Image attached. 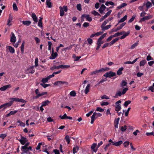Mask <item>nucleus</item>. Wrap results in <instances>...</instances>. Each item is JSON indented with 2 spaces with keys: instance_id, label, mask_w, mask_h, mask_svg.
<instances>
[{
  "instance_id": "nucleus-60",
  "label": "nucleus",
  "mask_w": 154,
  "mask_h": 154,
  "mask_svg": "<svg viewBox=\"0 0 154 154\" xmlns=\"http://www.w3.org/2000/svg\"><path fill=\"white\" fill-rule=\"evenodd\" d=\"M96 110L101 112L104 111V109L100 107H97V108Z\"/></svg>"
},
{
  "instance_id": "nucleus-23",
  "label": "nucleus",
  "mask_w": 154,
  "mask_h": 154,
  "mask_svg": "<svg viewBox=\"0 0 154 154\" xmlns=\"http://www.w3.org/2000/svg\"><path fill=\"white\" fill-rule=\"evenodd\" d=\"M79 147L77 146H74L73 149L72 151L73 153L74 154L77 152L79 150Z\"/></svg>"
},
{
  "instance_id": "nucleus-24",
  "label": "nucleus",
  "mask_w": 154,
  "mask_h": 154,
  "mask_svg": "<svg viewBox=\"0 0 154 154\" xmlns=\"http://www.w3.org/2000/svg\"><path fill=\"white\" fill-rule=\"evenodd\" d=\"M138 58H137L132 62L128 61L125 62L124 63L128 64H133L137 61Z\"/></svg>"
},
{
  "instance_id": "nucleus-1",
  "label": "nucleus",
  "mask_w": 154,
  "mask_h": 154,
  "mask_svg": "<svg viewBox=\"0 0 154 154\" xmlns=\"http://www.w3.org/2000/svg\"><path fill=\"white\" fill-rule=\"evenodd\" d=\"M102 115V114L100 113H97L96 112H94L93 115L91 117V123L92 124L96 119L98 117L101 116Z\"/></svg>"
},
{
  "instance_id": "nucleus-40",
  "label": "nucleus",
  "mask_w": 154,
  "mask_h": 154,
  "mask_svg": "<svg viewBox=\"0 0 154 154\" xmlns=\"http://www.w3.org/2000/svg\"><path fill=\"white\" fill-rule=\"evenodd\" d=\"M67 116L66 113H65L63 116L60 115L59 117L62 119H67Z\"/></svg>"
},
{
  "instance_id": "nucleus-32",
  "label": "nucleus",
  "mask_w": 154,
  "mask_h": 154,
  "mask_svg": "<svg viewBox=\"0 0 154 154\" xmlns=\"http://www.w3.org/2000/svg\"><path fill=\"white\" fill-rule=\"evenodd\" d=\"M31 22L29 21H23L22 23L23 24L28 26L30 24Z\"/></svg>"
},
{
  "instance_id": "nucleus-56",
  "label": "nucleus",
  "mask_w": 154,
  "mask_h": 154,
  "mask_svg": "<svg viewBox=\"0 0 154 154\" xmlns=\"http://www.w3.org/2000/svg\"><path fill=\"white\" fill-rule=\"evenodd\" d=\"M108 22V20H105L103 23L102 25H101V27L102 28L104 26L107 24V23Z\"/></svg>"
},
{
  "instance_id": "nucleus-21",
  "label": "nucleus",
  "mask_w": 154,
  "mask_h": 154,
  "mask_svg": "<svg viewBox=\"0 0 154 154\" xmlns=\"http://www.w3.org/2000/svg\"><path fill=\"white\" fill-rule=\"evenodd\" d=\"M122 94V92L120 91H118L116 92L115 95L114 97V98H117L119 97H120Z\"/></svg>"
},
{
  "instance_id": "nucleus-34",
  "label": "nucleus",
  "mask_w": 154,
  "mask_h": 154,
  "mask_svg": "<svg viewBox=\"0 0 154 154\" xmlns=\"http://www.w3.org/2000/svg\"><path fill=\"white\" fill-rule=\"evenodd\" d=\"M49 79H50L48 78V76H47L46 78H43L42 80V82L43 83H45L47 82Z\"/></svg>"
},
{
  "instance_id": "nucleus-22",
  "label": "nucleus",
  "mask_w": 154,
  "mask_h": 154,
  "mask_svg": "<svg viewBox=\"0 0 154 154\" xmlns=\"http://www.w3.org/2000/svg\"><path fill=\"white\" fill-rule=\"evenodd\" d=\"M120 119L119 118H118L116 119L114 122L115 123V126L116 128H118V124L119 121Z\"/></svg>"
},
{
  "instance_id": "nucleus-36",
  "label": "nucleus",
  "mask_w": 154,
  "mask_h": 154,
  "mask_svg": "<svg viewBox=\"0 0 154 154\" xmlns=\"http://www.w3.org/2000/svg\"><path fill=\"white\" fill-rule=\"evenodd\" d=\"M60 9V15L61 16H63L64 15V12L63 9H62L61 7H59Z\"/></svg>"
},
{
  "instance_id": "nucleus-28",
  "label": "nucleus",
  "mask_w": 154,
  "mask_h": 154,
  "mask_svg": "<svg viewBox=\"0 0 154 154\" xmlns=\"http://www.w3.org/2000/svg\"><path fill=\"white\" fill-rule=\"evenodd\" d=\"M51 0H46V4L49 8H51L52 7L51 3Z\"/></svg>"
},
{
  "instance_id": "nucleus-52",
  "label": "nucleus",
  "mask_w": 154,
  "mask_h": 154,
  "mask_svg": "<svg viewBox=\"0 0 154 154\" xmlns=\"http://www.w3.org/2000/svg\"><path fill=\"white\" fill-rule=\"evenodd\" d=\"M109 4L113 5H114V3L112 2H107L105 3V5L106 6H108Z\"/></svg>"
},
{
  "instance_id": "nucleus-45",
  "label": "nucleus",
  "mask_w": 154,
  "mask_h": 154,
  "mask_svg": "<svg viewBox=\"0 0 154 154\" xmlns=\"http://www.w3.org/2000/svg\"><path fill=\"white\" fill-rule=\"evenodd\" d=\"M146 61L145 60L141 61L140 63V66H144L146 63Z\"/></svg>"
},
{
  "instance_id": "nucleus-9",
  "label": "nucleus",
  "mask_w": 154,
  "mask_h": 154,
  "mask_svg": "<svg viewBox=\"0 0 154 154\" xmlns=\"http://www.w3.org/2000/svg\"><path fill=\"white\" fill-rule=\"evenodd\" d=\"M13 20V16L10 14L9 16V17L8 20V23H7V25L9 26H10L12 25V22Z\"/></svg>"
},
{
  "instance_id": "nucleus-62",
  "label": "nucleus",
  "mask_w": 154,
  "mask_h": 154,
  "mask_svg": "<svg viewBox=\"0 0 154 154\" xmlns=\"http://www.w3.org/2000/svg\"><path fill=\"white\" fill-rule=\"evenodd\" d=\"M94 110V109H93L92 110H91L88 113H87L86 114V116L87 117L89 116L93 113V112Z\"/></svg>"
},
{
  "instance_id": "nucleus-42",
  "label": "nucleus",
  "mask_w": 154,
  "mask_h": 154,
  "mask_svg": "<svg viewBox=\"0 0 154 154\" xmlns=\"http://www.w3.org/2000/svg\"><path fill=\"white\" fill-rule=\"evenodd\" d=\"M76 92L75 91H71L69 93V94L71 96L74 97L76 96Z\"/></svg>"
},
{
  "instance_id": "nucleus-10",
  "label": "nucleus",
  "mask_w": 154,
  "mask_h": 154,
  "mask_svg": "<svg viewBox=\"0 0 154 154\" xmlns=\"http://www.w3.org/2000/svg\"><path fill=\"white\" fill-rule=\"evenodd\" d=\"M19 141L22 145L25 144L28 141L27 139L23 137H21V139L19 140Z\"/></svg>"
},
{
  "instance_id": "nucleus-18",
  "label": "nucleus",
  "mask_w": 154,
  "mask_h": 154,
  "mask_svg": "<svg viewBox=\"0 0 154 154\" xmlns=\"http://www.w3.org/2000/svg\"><path fill=\"white\" fill-rule=\"evenodd\" d=\"M21 150L23 153H27L28 151V147H26L25 146H22L21 148Z\"/></svg>"
},
{
  "instance_id": "nucleus-39",
  "label": "nucleus",
  "mask_w": 154,
  "mask_h": 154,
  "mask_svg": "<svg viewBox=\"0 0 154 154\" xmlns=\"http://www.w3.org/2000/svg\"><path fill=\"white\" fill-rule=\"evenodd\" d=\"M25 44V42L23 41L21 45V51L22 53H23L24 52V47Z\"/></svg>"
},
{
  "instance_id": "nucleus-51",
  "label": "nucleus",
  "mask_w": 154,
  "mask_h": 154,
  "mask_svg": "<svg viewBox=\"0 0 154 154\" xmlns=\"http://www.w3.org/2000/svg\"><path fill=\"white\" fill-rule=\"evenodd\" d=\"M13 10L17 11L18 10L16 4L14 3L13 5Z\"/></svg>"
},
{
  "instance_id": "nucleus-44",
  "label": "nucleus",
  "mask_w": 154,
  "mask_h": 154,
  "mask_svg": "<svg viewBox=\"0 0 154 154\" xmlns=\"http://www.w3.org/2000/svg\"><path fill=\"white\" fill-rule=\"evenodd\" d=\"M152 5L151 3L149 2H147L146 4V7L147 9L149 8Z\"/></svg>"
},
{
  "instance_id": "nucleus-2",
  "label": "nucleus",
  "mask_w": 154,
  "mask_h": 154,
  "mask_svg": "<svg viewBox=\"0 0 154 154\" xmlns=\"http://www.w3.org/2000/svg\"><path fill=\"white\" fill-rule=\"evenodd\" d=\"M54 84L55 85L61 86L64 85H68V83L66 81H57L55 82L54 83Z\"/></svg>"
},
{
  "instance_id": "nucleus-47",
  "label": "nucleus",
  "mask_w": 154,
  "mask_h": 154,
  "mask_svg": "<svg viewBox=\"0 0 154 154\" xmlns=\"http://www.w3.org/2000/svg\"><path fill=\"white\" fill-rule=\"evenodd\" d=\"M72 45H71L69 46L68 47H66V48H63V50L65 51H66L67 50H69L71 49L72 48Z\"/></svg>"
},
{
  "instance_id": "nucleus-20",
  "label": "nucleus",
  "mask_w": 154,
  "mask_h": 154,
  "mask_svg": "<svg viewBox=\"0 0 154 154\" xmlns=\"http://www.w3.org/2000/svg\"><path fill=\"white\" fill-rule=\"evenodd\" d=\"M130 32L129 31H128L126 32H125V33H124V35L120 37V39H122L125 38L126 36L129 35Z\"/></svg>"
},
{
  "instance_id": "nucleus-31",
  "label": "nucleus",
  "mask_w": 154,
  "mask_h": 154,
  "mask_svg": "<svg viewBox=\"0 0 154 154\" xmlns=\"http://www.w3.org/2000/svg\"><path fill=\"white\" fill-rule=\"evenodd\" d=\"M122 143V141H119L118 142L113 143L112 144V145L116 146H120Z\"/></svg>"
},
{
  "instance_id": "nucleus-25",
  "label": "nucleus",
  "mask_w": 154,
  "mask_h": 154,
  "mask_svg": "<svg viewBox=\"0 0 154 154\" xmlns=\"http://www.w3.org/2000/svg\"><path fill=\"white\" fill-rule=\"evenodd\" d=\"M119 39V38H117L112 40L109 43V45L110 46L114 44Z\"/></svg>"
},
{
  "instance_id": "nucleus-61",
  "label": "nucleus",
  "mask_w": 154,
  "mask_h": 154,
  "mask_svg": "<svg viewBox=\"0 0 154 154\" xmlns=\"http://www.w3.org/2000/svg\"><path fill=\"white\" fill-rule=\"evenodd\" d=\"M38 58H35V66H34L35 67H37L38 66Z\"/></svg>"
},
{
  "instance_id": "nucleus-59",
  "label": "nucleus",
  "mask_w": 154,
  "mask_h": 154,
  "mask_svg": "<svg viewBox=\"0 0 154 154\" xmlns=\"http://www.w3.org/2000/svg\"><path fill=\"white\" fill-rule=\"evenodd\" d=\"M103 43V42L101 40L98 38L97 44V45H101Z\"/></svg>"
},
{
  "instance_id": "nucleus-55",
  "label": "nucleus",
  "mask_w": 154,
  "mask_h": 154,
  "mask_svg": "<svg viewBox=\"0 0 154 154\" xmlns=\"http://www.w3.org/2000/svg\"><path fill=\"white\" fill-rule=\"evenodd\" d=\"M76 7L77 9L79 11L82 10L81 5L80 4H78L77 5Z\"/></svg>"
},
{
  "instance_id": "nucleus-26",
  "label": "nucleus",
  "mask_w": 154,
  "mask_h": 154,
  "mask_svg": "<svg viewBox=\"0 0 154 154\" xmlns=\"http://www.w3.org/2000/svg\"><path fill=\"white\" fill-rule=\"evenodd\" d=\"M50 101L48 100H47L44 101H43L42 103V106H45L48 105L50 103Z\"/></svg>"
},
{
  "instance_id": "nucleus-16",
  "label": "nucleus",
  "mask_w": 154,
  "mask_h": 154,
  "mask_svg": "<svg viewBox=\"0 0 154 154\" xmlns=\"http://www.w3.org/2000/svg\"><path fill=\"white\" fill-rule=\"evenodd\" d=\"M6 48L8 49L10 53H14L15 52V50L11 46H7Z\"/></svg>"
},
{
  "instance_id": "nucleus-57",
  "label": "nucleus",
  "mask_w": 154,
  "mask_h": 154,
  "mask_svg": "<svg viewBox=\"0 0 154 154\" xmlns=\"http://www.w3.org/2000/svg\"><path fill=\"white\" fill-rule=\"evenodd\" d=\"M112 35H110L109 38H108L106 40V42H107L111 41L112 38H113Z\"/></svg>"
},
{
  "instance_id": "nucleus-38",
  "label": "nucleus",
  "mask_w": 154,
  "mask_h": 154,
  "mask_svg": "<svg viewBox=\"0 0 154 154\" xmlns=\"http://www.w3.org/2000/svg\"><path fill=\"white\" fill-rule=\"evenodd\" d=\"M65 139L66 140V141L67 142V143L68 144H69L70 142V140L69 139V137L68 135H66L65 138Z\"/></svg>"
},
{
  "instance_id": "nucleus-50",
  "label": "nucleus",
  "mask_w": 154,
  "mask_h": 154,
  "mask_svg": "<svg viewBox=\"0 0 154 154\" xmlns=\"http://www.w3.org/2000/svg\"><path fill=\"white\" fill-rule=\"evenodd\" d=\"M107 80V79L106 78H105V79H102L97 84V85H98L100 83H102L103 82L106 81Z\"/></svg>"
},
{
  "instance_id": "nucleus-58",
  "label": "nucleus",
  "mask_w": 154,
  "mask_h": 154,
  "mask_svg": "<svg viewBox=\"0 0 154 154\" xmlns=\"http://www.w3.org/2000/svg\"><path fill=\"white\" fill-rule=\"evenodd\" d=\"M70 67V65H61V68L62 69H65L66 68H68Z\"/></svg>"
},
{
  "instance_id": "nucleus-7",
  "label": "nucleus",
  "mask_w": 154,
  "mask_h": 154,
  "mask_svg": "<svg viewBox=\"0 0 154 154\" xmlns=\"http://www.w3.org/2000/svg\"><path fill=\"white\" fill-rule=\"evenodd\" d=\"M153 17V16L151 15H149L148 16H145L141 18L139 20V22H142L145 21L146 20H148L151 19Z\"/></svg>"
},
{
  "instance_id": "nucleus-35",
  "label": "nucleus",
  "mask_w": 154,
  "mask_h": 154,
  "mask_svg": "<svg viewBox=\"0 0 154 154\" xmlns=\"http://www.w3.org/2000/svg\"><path fill=\"white\" fill-rule=\"evenodd\" d=\"M72 57L74 59V61H77L79 60L81 57L76 56L75 55L73 54L72 55Z\"/></svg>"
},
{
  "instance_id": "nucleus-15",
  "label": "nucleus",
  "mask_w": 154,
  "mask_h": 154,
  "mask_svg": "<svg viewBox=\"0 0 154 154\" xmlns=\"http://www.w3.org/2000/svg\"><path fill=\"white\" fill-rule=\"evenodd\" d=\"M102 71H103L102 70H101L100 69L96 70L94 71L91 72L90 73V75H94L98 73L102 72Z\"/></svg>"
},
{
  "instance_id": "nucleus-37",
  "label": "nucleus",
  "mask_w": 154,
  "mask_h": 154,
  "mask_svg": "<svg viewBox=\"0 0 154 154\" xmlns=\"http://www.w3.org/2000/svg\"><path fill=\"white\" fill-rule=\"evenodd\" d=\"M127 84V83L125 81L123 80L121 82V86L122 87H123L126 85Z\"/></svg>"
},
{
  "instance_id": "nucleus-30",
  "label": "nucleus",
  "mask_w": 154,
  "mask_h": 154,
  "mask_svg": "<svg viewBox=\"0 0 154 154\" xmlns=\"http://www.w3.org/2000/svg\"><path fill=\"white\" fill-rule=\"evenodd\" d=\"M127 16L125 15L123 18H121L118 22L119 23L124 22L127 19Z\"/></svg>"
},
{
  "instance_id": "nucleus-48",
  "label": "nucleus",
  "mask_w": 154,
  "mask_h": 154,
  "mask_svg": "<svg viewBox=\"0 0 154 154\" xmlns=\"http://www.w3.org/2000/svg\"><path fill=\"white\" fill-rule=\"evenodd\" d=\"M136 17V16L135 15H134L132 17L128 20V23H130L132 22L133 21H134V19H135V18Z\"/></svg>"
},
{
  "instance_id": "nucleus-53",
  "label": "nucleus",
  "mask_w": 154,
  "mask_h": 154,
  "mask_svg": "<svg viewBox=\"0 0 154 154\" xmlns=\"http://www.w3.org/2000/svg\"><path fill=\"white\" fill-rule=\"evenodd\" d=\"M91 13L95 16L100 15V14H99L97 12L94 10L92 11L91 12Z\"/></svg>"
},
{
  "instance_id": "nucleus-17",
  "label": "nucleus",
  "mask_w": 154,
  "mask_h": 154,
  "mask_svg": "<svg viewBox=\"0 0 154 154\" xmlns=\"http://www.w3.org/2000/svg\"><path fill=\"white\" fill-rule=\"evenodd\" d=\"M97 146V143H93L91 145V148L92 150L95 152H96L97 150V148L96 149H95V148Z\"/></svg>"
},
{
  "instance_id": "nucleus-43",
  "label": "nucleus",
  "mask_w": 154,
  "mask_h": 154,
  "mask_svg": "<svg viewBox=\"0 0 154 154\" xmlns=\"http://www.w3.org/2000/svg\"><path fill=\"white\" fill-rule=\"evenodd\" d=\"M131 101L129 100L125 101L124 104V106L126 107H127L128 105L131 103Z\"/></svg>"
},
{
  "instance_id": "nucleus-14",
  "label": "nucleus",
  "mask_w": 154,
  "mask_h": 154,
  "mask_svg": "<svg viewBox=\"0 0 154 154\" xmlns=\"http://www.w3.org/2000/svg\"><path fill=\"white\" fill-rule=\"evenodd\" d=\"M11 106V103H8L3 104L1 105L2 108H4L3 110L7 107H9Z\"/></svg>"
},
{
  "instance_id": "nucleus-3",
  "label": "nucleus",
  "mask_w": 154,
  "mask_h": 154,
  "mask_svg": "<svg viewBox=\"0 0 154 154\" xmlns=\"http://www.w3.org/2000/svg\"><path fill=\"white\" fill-rule=\"evenodd\" d=\"M116 75V73L113 72L112 71H110L109 72H108L105 74L103 76L106 78L109 77L111 78L112 77L115 76Z\"/></svg>"
},
{
  "instance_id": "nucleus-4",
  "label": "nucleus",
  "mask_w": 154,
  "mask_h": 154,
  "mask_svg": "<svg viewBox=\"0 0 154 154\" xmlns=\"http://www.w3.org/2000/svg\"><path fill=\"white\" fill-rule=\"evenodd\" d=\"M84 18H85L89 22L91 21L92 20L91 18L90 17V15L88 14H83L81 16L82 21H83L84 20Z\"/></svg>"
},
{
  "instance_id": "nucleus-49",
  "label": "nucleus",
  "mask_w": 154,
  "mask_h": 154,
  "mask_svg": "<svg viewBox=\"0 0 154 154\" xmlns=\"http://www.w3.org/2000/svg\"><path fill=\"white\" fill-rule=\"evenodd\" d=\"M18 102H20L21 103H26L27 102V101L23 99L18 98Z\"/></svg>"
},
{
  "instance_id": "nucleus-6",
  "label": "nucleus",
  "mask_w": 154,
  "mask_h": 154,
  "mask_svg": "<svg viewBox=\"0 0 154 154\" xmlns=\"http://www.w3.org/2000/svg\"><path fill=\"white\" fill-rule=\"evenodd\" d=\"M34 67V66H32L27 69L26 70V73H33L35 72V70L33 69Z\"/></svg>"
},
{
  "instance_id": "nucleus-64",
  "label": "nucleus",
  "mask_w": 154,
  "mask_h": 154,
  "mask_svg": "<svg viewBox=\"0 0 154 154\" xmlns=\"http://www.w3.org/2000/svg\"><path fill=\"white\" fill-rule=\"evenodd\" d=\"M127 129V126L126 125H124V126H122L121 127V130L122 131H125Z\"/></svg>"
},
{
  "instance_id": "nucleus-33",
  "label": "nucleus",
  "mask_w": 154,
  "mask_h": 154,
  "mask_svg": "<svg viewBox=\"0 0 154 154\" xmlns=\"http://www.w3.org/2000/svg\"><path fill=\"white\" fill-rule=\"evenodd\" d=\"M90 87V85L88 84L85 89V93L86 94H87L89 91Z\"/></svg>"
},
{
  "instance_id": "nucleus-46",
  "label": "nucleus",
  "mask_w": 154,
  "mask_h": 154,
  "mask_svg": "<svg viewBox=\"0 0 154 154\" xmlns=\"http://www.w3.org/2000/svg\"><path fill=\"white\" fill-rule=\"evenodd\" d=\"M138 45V42H137L134 44L132 45L131 46V49H133L134 48H135L136 46H137Z\"/></svg>"
},
{
  "instance_id": "nucleus-54",
  "label": "nucleus",
  "mask_w": 154,
  "mask_h": 154,
  "mask_svg": "<svg viewBox=\"0 0 154 154\" xmlns=\"http://www.w3.org/2000/svg\"><path fill=\"white\" fill-rule=\"evenodd\" d=\"M40 85L42 86L44 88H45L47 87H48L50 86V85L48 84H45L44 83H40Z\"/></svg>"
},
{
  "instance_id": "nucleus-27",
  "label": "nucleus",
  "mask_w": 154,
  "mask_h": 154,
  "mask_svg": "<svg viewBox=\"0 0 154 154\" xmlns=\"http://www.w3.org/2000/svg\"><path fill=\"white\" fill-rule=\"evenodd\" d=\"M35 93L37 95L35 97V99H37L39 97H40V94L39 90L38 89H37L35 90Z\"/></svg>"
},
{
  "instance_id": "nucleus-11",
  "label": "nucleus",
  "mask_w": 154,
  "mask_h": 154,
  "mask_svg": "<svg viewBox=\"0 0 154 154\" xmlns=\"http://www.w3.org/2000/svg\"><path fill=\"white\" fill-rule=\"evenodd\" d=\"M52 53L50 57V58L51 59H54L58 55L57 53L54 52L53 48L52 49Z\"/></svg>"
},
{
  "instance_id": "nucleus-29",
  "label": "nucleus",
  "mask_w": 154,
  "mask_h": 154,
  "mask_svg": "<svg viewBox=\"0 0 154 154\" xmlns=\"http://www.w3.org/2000/svg\"><path fill=\"white\" fill-rule=\"evenodd\" d=\"M124 68L123 67L119 69L117 72V74L118 75H120L122 74V71L123 70Z\"/></svg>"
},
{
  "instance_id": "nucleus-5",
  "label": "nucleus",
  "mask_w": 154,
  "mask_h": 154,
  "mask_svg": "<svg viewBox=\"0 0 154 154\" xmlns=\"http://www.w3.org/2000/svg\"><path fill=\"white\" fill-rule=\"evenodd\" d=\"M121 103V101L120 100H118L117 102H116L115 103L116 105L115 110L116 111L118 112L120 110L121 107V105L119 104V103Z\"/></svg>"
},
{
  "instance_id": "nucleus-19",
  "label": "nucleus",
  "mask_w": 154,
  "mask_h": 154,
  "mask_svg": "<svg viewBox=\"0 0 154 154\" xmlns=\"http://www.w3.org/2000/svg\"><path fill=\"white\" fill-rule=\"evenodd\" d=\"M31 16L34 22L37 23L38 22V19L35 14L32 13V14Z\"/></svg>"
},
{
  "instance_id": "nucleus-8",
  "label": "nucleus",
  "mask_w": 154,
  "mask_h": 154,
  "mask_svg": "<svg viewBox=\"0 0 154 154\" xmlns=\"http://www.w3.org/2000/svg\"><path fill=\"white\" fill-rule=\"evenodd\" d=\"M16 41V38L14 33L13 32H11V36L10 39L11 42L13 43L14 44L15 42Z\"/></svg>"
},
{
  "instance_id": "nucleus-13",
  "label": "nucleus",
  "mask_w": 154,
  "mask_h": 154,
  "mask_svg": "<svg viewBox=\"0 0 154 154\" xmlns=\"http://www.w3.org/2000/svg\"><path fill=\"white\" fill-rule=\"evenodd\" d=\"M11 85H5L0 88V90H1L2 91H5L7 89L11 88Z\"/></svg>"
},
{
  "instance_id": "nucleus-41",
  "label": "nucleus",
  "mask_w": 154,
  "mask_h": 154,
  "mask_svg": "<svg viewBox=\"0 0 154 154\" xmlns=\"http://www.w3.org/2000/svg\"><path fill=\"white\" fill-rule=\"evenodd\" d=\"M111 25H107L105 26H104L101 28L103 30H107V29H109V28L111 27Z\"/></svg>"
},
{
  "instance_id": "nucleus-12",
  "label": "nucleus",
  "mask_w": 154,
  "mask_h": 154,
  "mask_svg": "<svg viewBox=\"0 0 154 154\" xmlns=\"http://www.w3.org/2000/svg\"><path fill=\"white\" fill-rule=\"evenodd\" d=\"M106 8V7L103 4L101 5L100 7L99 10V11L101 14L104 13H103L104 11L105 10Z\"/></svg>"
},
{
  "instance_id": "nucleus-63",
  "label": "nucleus",
  "mask_w": 154,
  "mask_h": 154,
  "mask_svg": "<svg viewBox=\"0 0 154 154\" xmlns=\"http://www.w3.org/2000/svg\"><path fill=\"white\" fill-rule=\"evenodd\" d=\"M146 60L147 61L153 60V59L152 57L150 55H148L146 57Z\"/></svg>"
}]
</instances>
